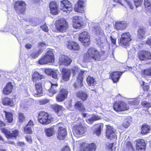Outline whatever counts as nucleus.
<instances>
[{"label":"nucleus","instance_id":"obj_1","mask_svg":"<svg viewBox=\"0 0 151 151\" xmlns=\"http://www.w3.org/2000/svg\"><path fill=\"white\" fill-rule=\"evenodd\" d=\"M95 40L96 44L101 47L108 45L107 37L105 36L103 30L99 27L94 28Z\"/></svg>","mask_w":151,"mask_h":151},{"label":"nucleus","instance_id":"obj_2","mask_svg":"<svg viewBox=\"0 0 151 151\" xmlns=\"http://www.w3.org/2000/svg\"><path fill=\"white\" fill-rule=\"evenodd\" d=\"M101 55L100 52L95 48H91L85 54L83 60L85 62L100 61L101 60Z\"/></svg>","mask_w":151,"mask_h":151},{"label":"nucleus","instance_id":"obj_3","mask_svg":"<svg viewBox=\"0 0 151 151\" xmlns=\"http://www.w3.org/2000/svg\"><path fill=\"white\" fill-rule=\"evenodd\" d=\"M54 55L52 50L47 51L45 55L42 56L38 61V63L40 65L46 64L48 63H53Z\"/></svg>","mask_w":151,"mask_h":151},{"label":"nucleus","instance_id":"obj_4","mask_svg":"<svg viewBox=\"0 0 151 151\" xmlns=\"http://www.w3.org/2000/svg\"><path fill=\"white\" fill-rule=\"evenodd\" d=\"M72 72L73 75L78 73H79L78 77L77 78L78 83H75L73 85L74 88H76L79 86H81L82 85L83 74L84 73L86 72V71L84 70H81L77 67L76 66L72 67Z\"/></svg>","mask_w":151,"mask_h":151},{"label":"nucleus","instance_id":"obj_5","mask_svg":"<svg viewBox=\"0 0 151 151\" xmlns=\"http://www.w3.org/2000/svg\"><path fill=\"white\" fill-rule=\"evenodd\" d=\"M38 120L42 124H47L52 121L53 119L49 116L47 113L41 111L38 114Z\"/></svg>","mask_w":151,"mask_h":151},{"label":"nucleus","instance_id":"obj_6","mask_svg":"<svg viewBox=\"0 0 151 151\" xmlns=\"http://www.w3.org/2000/svg\"><path fill=\"white\" fill-rule=\"evenodd\" d=\"M132 40L131 35L129 32L124 33L122 35L121 39L119 40V43L122 46L127 47L129 45V42Z\"/></svg>","mask_w":151,"mask_h":151},{"label":"nucleus","instance_id":"obj_7","mask_svg":"<svg viewBox=\"0 0 151 151\" xmlns=\"http://www.w3.org/2000/svg\"><path fill=\"white\" fill-rule=\"evenodd\" d=\"M68 25L66 20L64 19H60L57 21L56 28L60 32H65L68 29Z\"/></svg>","mask_w":151,"mask_h":151},{"label":"nucleus","instance_id":"obj_8","mask_svg":"<svg viewBox=\"0 0 151 151\" xmlns=\"http://www.w3.org/2000/svg\"><path fill=\"white\" fill-rule=\"evenodd\" d=\"M90 37L87 32H83L80 34L79 39V41L85 46H87L90 43Z\"/></svg>","mask_w":151,"mask_h":151},{"label":"nucleus","instance_id":"obj_9","mask_svg":"<svg viewBox=\"0 0 151 151\" xmlns=\"http://www.w3.org/2000/svg\"><path fill=\"white\" fill-rule=\"evenodd\" d=\"M114 109L117 112L127 110L129 109V107L125 103L115 102L114 105Z\"/></svg>","mask_w":151,"mask_h":151},{"label":"nucleus","instance_id":"obj_10","mask_svg":"<svg viewBox=\"0 0 151 151\" xmlns=\"http://www.w3.org/2000/svg\"><path fill=\"white\" fill-rule=\"evenodd\" d=\"M139 59L141 61H145L151 59V53L146 50H141L137 53Z\"/></svg>","mask_w":151,"mask_h":151},{"label":"nucleus","instance_id":"obj_11","mask_svg":"<svg viewBox=\"0 0 151 151\" xmlns=\"http://www.w3.org/2000/svg\"><path fill=\"white\" fill-rule=\"evenodd\" d=\"M14 7L18 14H22L25 10V4L22 1H17L15 4Z\"/></svg>","mask_w":151,"mask_h":151},{"label":"nucleus","instance_id":"obj_12","mask_svg":"<svg viewBox=\"0 0 151 151\" xmlns=\"http://www.w3.org/2000/svg\"><path fill=\"white\" fill-rule=\"evenodd\" d=\"M60 9L63 11H71L72 9V4L68 0H63L61 1Z\"/></svg>","mask_w":151,"mask_h":151},{"label":"nucleus","instance_id":"obj_13","mask_svg":"<svg viewBox=\"0 0 151 151\" xmlns=\"http://www.w3.org/2000/svg\"><path fill=\"white\" fill-rule=\"evenodd\" d=\"M86 128L81 125L75 126L73 128V132L74 135L76 137H79L85 132Z\"/></svg>","mask_w":151,"mask_h":151},{"label":"nucleus","instance_id":"obj_14","mask_svg":"<svg viewBox=\"0 0 151 151\" xmlns=\"http://www.w3.org/2000/svg\"><path fill=\"white\" fill-rule=\"evenodd\" d=\"M81 142L80 141H77L76 142V144L77 145H79L80 147H82L83 148L81 149L80 151H95L96 146L94 143H91L89 144L85 148L83 147V146H86V143H83L82 145H81Z\"/></svg>","mask_w":151,"mask_h":151},{"label":"nucleus","instance_id":"obj_15","mask_svg":"<svg viewBox=\"0 0 151 151\" xmlns=\"http://www.w3.org/2000/svg\"><path fill=\"white\" fill-rule=\"evenodd\" d=\"M68 93V91L66 89H61L60 93L56 96V100L59 102L63 101L67 98Z\"/></svg>","mask_w":151,"mask_h":151},{"label":"nucleus","instance_id":"obj_16","mask_svg":"<svg viewBox=\"0 0 151 151\" xmlns=\"http://www.w3.org/2000/svg\"><path fill=\"white\" fill-rule=\"evenodd\" d=\"M106 135L108 139H111L116 138L115 130L113 127L110 126H107Z\"/></svg>","mask_w":151,"mask_h":151},{"label":"nucleus","instance_id":"obj_17","mask_svg":"<svg viewBox=\"0 0 151 151\" xmlns=\"http://www.w3.org/2000/svg\"><path fill=\"white\" fill-rule=\"evenodd\" d=\"M1 130L2 132L5 134L6 137L8 139H13L16 138L19 133V131L17 130H14L11 133L5 128H2Z\"/></svg>","mask_w":151,"mask_h":151},{"label":"nucleus","instance_id":"obj_18","mask_svg":"<svg viewBox=\"0 0 151 151\" xmlns=\"http://www.w3.org/2000/svg\"><path fill=\"white\" fill-rule=\"evenodd\" d=\"M62 123L58 124V125L59 127L58 131L57 138L60 140H63L67 135L66 129L64 128L59 126L60 124Z\"/></svg>","mask_w":151,"mask_h":151},{"label":"nucleus","instance_id":"obj_19","mask_svg":"<svg viewBox=\"0 0 151 151\" xmlns=\"http://www.w3.org/2000/svg\"><path fill=\"white\" fill-rule=\"evenodd\" d=\"M73 27L76 29H79L83 25L81 17L78 16L73 17Z\"/></svg>","mask_w":151,"mask_h":151},{"label":"nucleus","instance_id":"obj_20","mask_svg":"<svg viewBox=\"0 0 151 151\" xmlns=\"http://www.w3.org/2000/svg\"><path fill=\"white\" fill-rule=\"evenodd\" d=\"M50 84L51 86V88L48 90V93L49 96H52L57 92L58 84L56 81L50 82Z\"/></svg>","mask_w":151,"mask_h":151},{"label":"nucleus","instance_id":"obj_21","mask_svg":"<svg viewBox=\"0 0 151 151\" xmlns=\"http://www.w3.org/2000/svg\"><path fill=\"white\" fill-rule=\"evenodd\" d=\"M71 71L68 69L63 68L62 70V78L63 81H67L70 79Z\"/></svg>","mask_w":151,"mask_h":151},{"label":"nucleus","instance_id":"obj_22","mask_svg":"<svg viewBox=\"0 0 151 151\" xmlns=\"http://www.w3.org/2000/svg\"><path fill=\"white\" fill-rule=\"evenodd\" d=\"M71 60L67 56L62 55L59 58V62L61 64L68 65L71 63Z\"/></svg>","mask_w":151,"mask_h":151},{"label":"nucleus","instance_id":"obj_23","mask_svg":"<svg viewBox=\"0 0 151 151\" xmlns=\"http://www.w3.org/2000/svg\"><path fill=\"white\" fill-rule=\"evenodd\" d=\"M146 144L145 141L142 139H140L137 141L136 148L137 151H145Z\"/></svg>","mask_w":151,"mask_h":151},{"label":"nucleus","instance_id":"obj_24","mask_svg":"<svg viewBox=\"0 0 151 151\" xmlns=\"http://www.w3.org/2000/svg\"><path fill=\"white\" fill-rule=\"evenodd\" d=\"M84 5V2L81 0L78 1L77 4L75 6V10L79 13H82L83 12V7Z\"/></svg>","mask_w":151,"mask_h":151},{"label":"nucleus","instance_id":"obj_25","mask_svg":"<svg viewBox=\"0 0 151 151\" xmlns=\"http://www.w3.org/2000/svg\"><path fill=\"white\" fill-rule=\"evenodd\" d=\"M36 92L34 94V95L36 97L42 96L43 95L42 93V84L40 82L36 83L35 84Z\"/></svg>","mask_w":151,"mask_h":151},{"label":"nucleus","instance_id":"obj_26","mask_svg":"<svg viewBox=\"0 0 151 151\" xmlns=\"http://www.w3.org/2000/svg\"><path fill=\"white\" fill-rule=\"evenodd\" d=\"M123 73V72L115 71L112 73L110 75V76L114 83L117 82L119 79L120 77Z\"/></svg>","mask_w":151,"mask_h":151},{"label":"nucleus","instance_id":"obj_27","mask_svg":"<svg viewBox=\"0 0 151 151\" xmlns=\"http://www.w3.org/2000/svg\"><path fill=\"white\" fill-rule=\"evenodd\" d=\"M67 48L70 50H78L79 47L78 45L76 43L69 41L67 44Z\"/></svg>","mask_w":151,"mask_h":151},{"label":"nucleus","instance_id":"obj_28","mask_svg":"<svg viewBox=\"0 0 151 151\" xmlns=\"http://www.w3.org/2000/svg\"><path fill=\"white\" fill-rule=\"evenodd\" d=\"M50 12L54 15H56L57 14L58 11V5L55 2L52 1L49 5Z\"/></svg>","mask_w":151,"mask_h":151},{"label":"nucleus","instance_id":"obj_29","mask_svg":"<svg viewBox=\"0 0 151 151\" xmlns=\"http://www.w3.org/2000/svg\"><path fill=\"white\" fill-rule=\"evenodd\" d=\"M87 83L89 86V88L91 90L94 91L93 88H94V85L96 84V83L93 77H91L89 76L87 78Z\"/></svg>","mask_w":151,"mask_h":151},{"label":"nucleus","instance_id":"obj_30","mask_svg":"<svg viewBox=\"0 0 151 151\" xmlns=\"http://www.w3.org/2000/svg\"><path fill=\"white\" fill-rule=\"evenodd\" d=\"M13 88V86L12 83L9 82L4 88L3 90V93L5 94H8L10 93Z\"/></svg>","mask_w":151,"mask_h":151},{"label":"nucleus","instance_id":"obj_31","mask_svg":"<svg viewBox=\"0 0 151 151\" xmlns=\"http://www.w3.org/2000/svg\"><path fill=\"white\" fill-rule=\"evenodd\" d=\"M151 130L150 127L147 124H143L141 127V133L142 134H146L149 133Z\"/></svg>","mask_w":151,"mask_h":151},{"label":"nucleus","instance_id":"obj_32","mask_svg":"<svg viewBox=\"0 0 151 151\" xmlns=\"http://www.w3.org/2000/svg\"><path fill=\"white\" fill-rule=\"evenodd\" d=\"M127 26V24L124 22L119 21L116 22L115 27L118 29H123L126 28Z\"/></svg>","mask_w":151,"mask_h":151},{"label":"nucleus","instance_id":"obj_33","mask_svg":"<svg viewBox=\"0 0 151 151\" xmlns=\"http://www.w3.org/2000/svg\"><path fill=\"white\" fill-rule=\"evenodd\" d=\"M146 31L145 27L142 26H140L139 27V29L137 31V36L139 39H141L144 37Z\"/></svg>","mask_w":151,"mask_h":151},{"label":"nucleus","instance_id":"obj_34","mask_svg":"<svg viewBox=\"0 0 151 151\" xmlns=\"http://www.w3.org/2000/svg\"><path fill=\"white\" fill-rule=\"evenodd\" d=\"M53 108L55 112L58 114L59 116H60L64 110V108L62 106L57 104L55 105Z\"/></svg>","mask_w":151,"mask_h":151},{"label":"nucleus","instance_id":"obj_35","mask_svg":"<svg viewBox=\"0 0 151 151\" xmlns=\"http://www.w3.org/2000/svg\"><path fill=\"white\" fill-rule=\"evenodd\" d=\"M132 121V118L131 116H128L126 118L122 124V126L125 128H127Z\"/></svg>","mask_w":151,"mask_h":151},{"label":"nucleus","instance_id":"obj_36","mask_svg":"<svg viewBox=\"0 0 151 151\" xmlns=\"http://www.w3.org/2000/svg\"><path fill=\"white\" fill-rule=\"evenodd\" d=\"M75 108L82 112H84L85 110L83 105L80 102L78 101L75 104Z\"/></svg>","mask_w":151,"mask_h":151},{"label":"nucleus","instance_id":"obj_37","mask_svg":"<svg viewBox=\"0 0 151 151\" xmlns=\"http://www.w3.org/2000/svg\"><path fill=\"white\" fill-rule=\"evenodd\" d=\"M100 118L98 116L91 115V118L86 119V120L87 123L92 124L95 121L99 120Z\"/></svg>","mask_w":151,"mask_h":151},{"label":"nucleus","instance_id":"obj_38","mask_svg":"<svg viewBox=\"0 0 151 151\" xmlns=\"http://www.w3.org/2000/svg\"><path fill=\"white\" fill-rule=\"evenodd\" d=\"M96 129L95 131V134L99 136L101 133V129L103 127V124L102 123H99L95 126Z\"/></svg>","mask_w":151,"mask_h":151},{"label":"nucleus","instance_id":"obj_39","mask_svg":"<svg viewBox=\"0 0 151 151\" xmlns=\"http://www.w3.org/2000/svg\"><path fill=\"white\" fill-rule=\"evenodd\" d=\"M44 78L42 75L40 74L37 72H35L32 76V79L33 81H36L38 79H41Z\"/></svg>","mask_w":151,"mask_h":151},{"label":"nucleus","instance_id":"obj_40","mask_svg":"<svg viewBox=\"0 0 151 151\" xmlns=\"http://www.w3.org/2000/svg\"><path fill=\"white\" fill-rule=\"evenodd\" d=\"M45 132L46 135L48 137L52 136L55 133L54 128L52 127L45 129Z\"/></svg>","mask_w":151,"mask_h":151},{"label":"nucleus","instance_id":"obj_41","mask_svg":"<svg viewBox=\"0 0 151 151\" xmlns=\"http://www.w3.org/2000/svg\"><path fill=\"white\" fill-rule=\"evenodd\" d=\"M14 99H11L8 98H6L3 101V104L4 105H9L10 106H13L14 105L13 101Z\"/></svg>","mask_w":151,"mask_h":151},{"label":"nucleus","instance_id":"obj_42","mask_svg":"<svg viewBox=\"0 0 151 151\" xmlns=\"http://www.w3.org/2000/svg\"><path fill=\"white\" fill-rule=\"evenodd\" d=\"M77 95L83 101H85L87 99V95L85 92H79L77 93Z\"/></svg>","mask_w":151,"mask_h":151},{"label":"nucleus","instance_id":"obj_43","mask_svg":"<svg viewBox=\"0 0 151 151\" xmlns=\"http://www.w3.org/2000/svg\"><path fill=\"white\" fill-rule=\"evenodd\" d=\"M6 120L9 123H11L13 121V114L10 112L4 111Z\"/></svg>","mask_w":151,"mask_h":151},{"label":"nucleus","instance_id":"obj_44","mask_svg":"<svg viewBox=\"0 0 151 151\" xmlns=\"http://www.w3.org/2000/svg\"><path fill=\"white\" fill-rule=\"evenodd\" d=\"M58 73H59V72L58 70L53 69L50 76H51L55 79V81L57 82L59 78L58 75Z\"/></svg>","mask_w":151,"mask_h":151},{"label":"nucleus","instance_id":"obj_45","mask_svg":"<svg viewBox=\"0 0 151 151\" xmlns=\"http://www.w3.org/2000/svg\"><path fill=\"white\" fill-rule=\"evenodd\" d=\"M142 72L145 76H151V67L142 70Z\"/></svg>","mask_w":151,"mask_h":151},{"label":"nucleus","instance_id":"obj_46","mask_svg":"<svg viewBox=\"0 0 151 151\" xmlns=\"http://www.w3.org/2000/svg\"><path fill=\"white\" fill-rule=\"evenodd\" d=\"M42 52V50H39L37 52H32L30 54V56L32 58H37Z\"/></svg>","mask_w":151,"mask_h":151},{"label":"nucleus","instance_id":"obj_47","mask_svg":"<svg viewBox=\"0 0 151 151\" xmlns=\"http://www.w3.org/2000/svg\"><path fill=\"white\" fill-rule=\"evenodd\" d=\"M142 105L144 108H145L146 109L151 107V103H148L146 101H142Z\"/></svg>","mask_w":151,"mask_h":151},{"label":"nucleus","instance_id":"obj_48","mask_svg":"<svg viewBox=\"0 0 151 151\" xmlns=\"http://www.w3.org/2000/svg\"><path fill=\"white\" fill-rule=\"evenodd\" d=\"M24 132L25 133L31 134L32 133V128L31 127L26 126L24 129Z\"/></svg>","mask_w":151,"mask_h":151},{"label":"nucleus","instance_id":"obj_49","mask_svg":"<svg viewBox=\"0 0 151 151\" xmlns=\"http://www.w3.org/2000/svg\"><path fill=\"white\" fill-rule=\"evenodd\" d=\"M18 119L19 122L22 123L25 119V117L24 114L22 113H19Z\"/></svg>","mask_w":151,"mask_h":151},{"label":"nucleus","instance_id":"obj_50","mask_svg":"<svg viewBox=\"0 0 151 151\" xmlns=\"http://www.w3.org/2000/svg\"><path fill=\"white\" fill-rule=\"evenodd\" d=\"M38 47L40 49V50H42L43 48H44L45 47L47 46V44L45 42H39L38 45Z\"/></svg>","mask_w":151,"mask_h":151},{"label":"nucleus","instance_id":"obj_51","mask_svg":"<svg viewBox=\"0 0 151 151\" xmlns=\"http://www.w3.org/2000/svg\"><path fill=\"white\" fill-rule=\"evenodd\" d=\"M130 102L132 105H137L139 103V101L138 99H135L130 101Z\"/></svg>","mask_w":151,"mask_h":151},{"label":"nucleus","instance_id":"obj_52","mask_svg":"<svg viewBox=\"0 0 151 151\" xmlns=\"http://www.w3.org/2000/svg\"><path fill=\"white\" fill-rule=\"evenodd\" d=\"M135 5L137 7L140 6L142 4L143 0H134Z\"/></svg>","mask_w":151,"mask_h":151},{"label":"nucleus","instance_id":"obj_53","mask_svg":"<svg viewBox=\"0 0 151 151\" xmlns=\"http://www.w3.org/2000/svg\"><path fill=\"white\" fill-rule=\"evenodd\" d=\"M126 147L127 149L128 150H132L133 147L131 143L129 142H127L126 144Z\"/></svg>","mask_w":151,"mask_h":151},{"label":"nucleus","instance_id":"obj_54","mask_svg":"<svg viewBox=\"0 0 151 151\" xmlns=\"http://www.w3.org/2000/svg\"><path fill=\"white\" fill-rule=\"evenodd\" d=\"M41 28L43 31L46 32H47L49 30L48 27L45 24H44L43 25L41 26Z\"/></svg>","mask_w":151,"mask_h":151},{"label":"nucleus","instance_id":"obj_55","mask_svg":"<svg viewBox=\"0 0 151 151\" xmlns=\"http://www.w3.org/2000/svg\"><path fill=\"white\" fill-rule=\"evenodd\" d=\"M53 70V69L51 68H46L45 70V72L47 74L50 76Z\"/></svg>","mask_w":151,"mask_h":151},{"label":"nucleus","instance_id":"obj_56","mask_svg":"<svg viewBox=\"0 0 151 151\" xmlns=\"http://www.w3.org/2000/svg\"><path fill=\"white\" fill-rule=\"evenodd\" d=\"M49 102V100L47 99H45L40 100V103L41 105H43L46 104Z\"/></svg>","mask_w":151,"mask_h":151},{"label":"nucleus","instance_id":"obj_57","mask_svg":"<svg viewBox=\"0 0 151 151\" xmlns=\"http://www.w3.org/2000/svg\"><path fill=\"white\" fill-rule=\"evenodd\" d=\"M124 1L127 3V4L129 6L130 8L131 9H133V6L131 2L129 0H124Z\"/></svg>","mask_w":151,"mask_h":151},{"label":"nucleus","instance_id":"obj_58","mask_svg":"<svg viewBox=\"0 0 151 151\" xmlns=\"http://www.w3.org/2000/svg\"><path fill=\"white\" fill-rule=\"evenodd\" d=\"M143 85L144 86L143 87V88L144 90L148 91L149 88V86L148 85L144 86V83H145L143 81H142Z\"/></svg>","mask_w":151,"mask_h":151},{"label":"nucleus","instance_id":"obj_59","mask_svg":"<svg viewBox=\"0 0 151 151\" xmlns=\"http://www.w3.org/2000/svg\"><path fill=\"white\" fill-rule=\"evenodd\" d=\"M147 5L148 6H145V8L148 9V11L151 12V2L149 3L148 4H147Z\"/></svg>","mask_w":151,"mask_h":151},{"label":"nucleus","instance_id":"obj_60","mask_svg":"<svg viewBox=\"0 0 151 151\" xmlns=\"http://www.w3.org/2000/svg\"><path fill=\"white\" fill-rule=\"evenodd\" d=\"M34 124L33 121L30 120L26 126L31 127V128L34 125Z\"/></svg>","mask_w":151,"mask_h":151},{"label":"nucleus","instance_id":"obj_61","mask_svg":"<svg viewBox=\"0 0 151 151\" xmlns=\"http://www.w3.org/2000/svg\"><path fill=\"white\" fill-rule=\"evenodd\" d=\"M26 139L27 142L29 143H32V139L31 137L29 136H27L25 137Z\"/></svg>","mask_w":151,"mask_h":151},{"label":"nucleus","instance_id":"obj_62","mask_svg":"<svg viewBox=\"0 0 151 151\" xmlns=\"http://www.w3.org/2000/svg\"><path fill=\"white\" fill-rule=\"evenodd\" d=\"M146 44L151 48V38L148 39L146 42Z\"/></svg>","mask_w":151,"mask_h":151},{"label":"nucleus","instance_id":"obj_63","mask_svg":"<svg viewBox=\"0 0 151 151\" xmlns=\"http://www.w3.org/2000/svg\"><path fill=\"white\" fill-rule=\"evenodd\" d=\"M62 151H70V150L69 147L66 146L62 149Z\"/></svg>","mask_w":151,"mask_h":151},{"label":"nucleus","instance_id":"obj_64","mask_svg":"<svg viewBox=\"0 0 151 151\" xmlns=\"http://www.w3.org/2000/svg\"><path fill=\"white\" fill-rule=\"evenodd\" d=\"M110 40L111 41V42L115 45L116 43V39L115 38H114L112 37L111 36H110Z\"/></svg>","mask_w":151,"mask_h":151}]
</instances>
